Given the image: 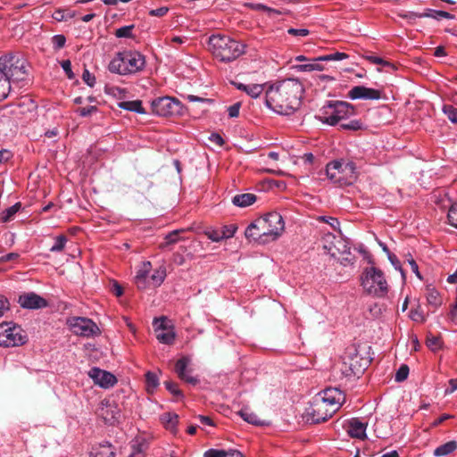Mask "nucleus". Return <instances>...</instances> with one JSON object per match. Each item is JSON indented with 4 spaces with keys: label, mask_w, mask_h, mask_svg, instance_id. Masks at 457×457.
Listing matches in <instances>:
<instances>
[{
    "label": "nucleus",
    "mask_w": 457,
    "mask_h": 457,
    "mask_svg": "<svg viewBox=\"0 0 457 457\" xmlns=\"http://www.w3.org/2000/svg\"><path fill=\"white\" fill-rule=\"evenodd\" d=\"M303 84L296 79L278 81L265 91V104L274 112L289 115L300 107Z\"/></svg>",
    "instance_id": "f257e3e1"
},
{
    "label": "nucleus",
    "mask_w": 457,
    "mask_h": 457,
    "mask_svg": "<svg viewBox=\"0 0 457 457\" xmlns=\"http://www.w3.org/2000/svg\"><path fill=\"white\" fill-rule=\"evenodd\" d=\"M27 61L20 54H9L0 57V101L15 87L27 80Z\"/></svg>",
    "instance_id": "f03ea898"
},
{
    "label": "nucleus",
    "mask_w": 457,
    "mask_h": 457,
    "mask_svg": "<svg viewBox=\"0 0 457 457\" xmlns=\"http://www.w3.org/2000/svg\"><path fill=\"white\" fill-rule=\"evenodd\" d=\"M209 50L212 55L222 62H230L241 56L245 46L225 35H212L208 40Z\"/></svg>",
    "instance_id": "7ed1b4c3"
},
{
    "label": "nucleus",
    "mask_w": 457,
    "mask_h": 457,
    "mask_svg": "<svg viewBox=\"0 0 457 457\" xmlns=\"http://www.w3.org/2000/svg\"><path fill=\"white\" fill-rule=\"evenodd\" d=\"M145 65V56L137 51L119 52L111 60L108 70L112 73L119 75H129L137 73Z\"/></svg>",
    "instance_id": "20e7f679"
},
{
    "label": "nucleus",
    "mask_w": 457,
    "mask_h": 457,
    "mask_svg": "<svg viewBox=\"0 0 457 457\" xmlns=\"http://www.w3.org/2000/svg\"><path fill=\"white\" fill-rule=\"evenodd\" d=\"M328 179L339 187L349 186L357 179L355 164L345 160H335L326 166Z\"/></svg>",
    "instance_id": "39448f33"
},
{
    "label": "nucleus",
    "mask_w": 457,
    "mask_h": 457,
    "mask_svg": "<svg viewBox=\"0 0 457 457\" xmlns=\"http://www.w3.org/2000/svg\"><path fill=\"white\" fill-rule=\"evenodd\" d=\"M363 290L373 296L384 297L388 292V284L384 272L376 267H367L361 276Z\"/></svg>",
    "instance_id": "423d86ee"
},
{
    "label": "nucleus",
    "mask_w": 457,
    "mask_h": 457,
    "mask_svg": "<svg viewBox=\"0 0 457 457\" xmlns=\"http://www.w3.org/2000/svg\"><path fill=\"white\" fill-rule=\"evenodd\" d=\"M261 229L264 242L277 240L285 229V222L280 213L269 212L257 219V228Z\"/></svg>",
    "instance_id": "0eeeda50"
},
{
    "label": "nucleus",
    "mask_w": 457,
    "mask_h": 457,
    "mask_svg": "<svg viewBox=\"0 0 457 457\" xmlns=\"http://www.w3.org/2000/svg\"><path fill=\"white\" fill-rule=\"evenodd\" d=\"M28 336L21 326L13 322L0 324V346L16 347L26 344Z\"/></svg>",
    "instance_id": "6e6552de"
},
{
    "label": "nucleus",
    "mask_w": 457,
    "mask_h": 457,
    "mask_svg": "<svg viewBox=\"0 0 457 457\" xmlns=\"http://www.w3.org/2000/svg\"><path fill=\"white\" fill-rule=\"evenodd\" d=\"M321 120L331 126L338 124L341 120H346L354 114V108L346 102H335L329 104L324 111Z\"/></svg>",
    "instance_id": "1a4fd4ad"
},
{
    "label": "nucleus",
    "mask_w": 457,
    "mask_h": 457,
    "mask_svg": "<svg viewBox=\"0 0 457 457\" xmlns=\"http://www.w3.org/2000/svg\"><path fill=\"white\" fill-rule=\"evenodd\" d=\"M152 111L158 116H174L183 115L185 112V106L182 103L171 96H162L152 101Z\"/></svg>",
    "instance_id": "9d476101"
},
{
    "label": "nucleus",
    "mask_w": 457,
    "mask_h": 457,
    "mask_svg": "<svg viewBox=\"0 0 457 457\" xmlns=\"http://www.w3.org/2000/svg\"><path fill=\"white\" fill-rule=\"evenodd\" d=\"M66 323L71 332L79 337H92L101 333L98 326L88 318L74 316L67 319Z\"/></svg>",
    "instance_id": "9b49d317"
},
{
    "label": "nucleus",
    "mask_w": 457,
    "mask_h": 457,
    "mask_svg": "<svg viewBox=\"0 0 457 457\" xmlns=\"http://www.w3.org/2000/svg\"><path fill=\"white\" fill-rule=\"evenodd\" d=\"M336 411L326 405L325 402L315 397L307 410V420L312 423H320L327 420Z\"/></svg>",
    "instance_id": "f8f14e48"
},
{
    "label": "nucleus",
    "mask_w": 457,
    "mask_h": 457,
    "mask_svg": "<svg viewBox=\"0 0 457 457\" xmlns=\"http://www.w3.org/2000/svg\"><path fill=\"white\" fill-rule=\"evenodd\" d=\"M323 248L327 253L336 257L337 253H350L348 244L341 237H337L332 233H327L322 237Z\"/></svg>",
    "instance_id": "ddd939ff"
},
{
    "label": "nucleus",
    "mask_w": 457,
    "mask_h": 457,
    "mask_svg": "<svg viewBox=\"0 0 457 457\" xmlns=\"http://www.w3.org/2000/svg\"><path fill=\"white\" fill-rule=\"evenodd\" d=\"M323 402L329 408L337 411L345 401V394L337 387H328L319 393L316 396Z\"/></svg>",
    "instance_id": "4468645a"
},
{
    "label": "nucleus",
    "mask_w": 457,
    "mask_h": 457,
    "mask_svg": "<svg viewBox=\"0 0 457 457\" xmlns=\"http://www.w3.org/2000/svg\"><path fill=\"white\" fill-rule=\"evenodd\" d=\"M89 378L98 386L108 389L117 383L116 377L109 371L94 367L88 371Z\"/></svg>",
    "instance_id": "2eb2a0df"
},
{
    "label": "nucleus",
    "mask_w": 457,
    "mask_h": 457,
    "mask_svg": "<svg viewBox=\"0 0 457 457\" xmlns=\"http://www.w3.org/2000/svg\"><path fill=\"white\" fill-rule=\"evenodd\" d=\"M348 96L352 100H378L381 97L380 91L366 87L364 86H355L348 92Z\"/></svg>",
    "instance_id": "dca6fc26"
},
{
    "label": "nucleus",
    "mask_w": 457,
    "mask_h": 457,
    "mask_svg": "<svg viewBox=\"0 0 457 457\" xmlns=\"http://www.w3.org/2000/svg\"><path fill=\"white\" fill-rule=\"evenodd\" d=\"M19 303L26 309H40L47 305L46 301L35 293H28L19 297Z\"/></svg>",
    "instance_id": "f3484780"
},
{
    "label": "nucleus",
    "mask_w": 457,
    "mask_h": 457,
    "mask_svg": "<svg viewBox=\"0 0 457 457\" xmlns=\"http://www.w3.org/2000/svg\"><path fill=\"white\" fill-rule=\"evenodd\" d=\"M403 17H414V18H432L436 21H440L442 19H448L453 20L454 16L447 12L445 11H437V10H432V9H427L425 12L423 13H414L411 12L409 15H404Z\"/></svg>",
    "instance_id": "a211bd4d"
},
{
    "label": "nucleus",
    "mask_w": 457,
    "mask_h": 457,
    "mask_svg": "<svg viewBox=\"0 0 457 457\" xmlns=\"http://www.w3.org/2000/svg\"><path fill=\"white\" fill-rule=\"evenodd\" d=\"M347 433L352 437L364 438L366 436V424L357 419L349 421Z\"/></svg>",
    "instance_id": "6ab92c4d"
},
{
    "label": "nucleus",
    "mask_w": 457,
    "mask_h": 457,
    "mask_svg": "<svg viewBox=\"0 0 457 457\" xmlns=\"http://www.w3.org/2000/svg\"><path fill=\"white\" fill-rule=\"evenodd\" d=\"M256 200V195L253 193H243L234 195L231 202L237 207L245 208L253 204Z\"/></svg>",
    "instance_id": "aec40b11"
},
{
    "label": "nucleus",
    "mask_w": 457,
    "mask_h": 457,
    "mask_svg": "<svg viewBox=\"0 0 457 457\" xmlns=\"http://www.w3.org/2000/svg\"><path fill=\"white\" fill-rule=\"evenodd\" d=\"M237 88L245 92L253 98H257L263 91L265 85L236 83Z\"/></svg>",
    "instance_id": "412c9836"
},
{
    "label": "nucleus",
    "mask_w": 457,
    "mask_h": 457,
    "mask_svg": "<svg viewBox=\"0 0 457 457\" xmlns=\"http://www.w3.org/2000/svg\"><path fill=\"white\" fill-rule=\"evenodd\" d=\"M99 415L106 423L112 424L120 418V411L116 406L106 405L101 409Z\"/></svg>",
    "instance_id": "4be33fe9"
},
{
    "label": "nucleus",
    "mask_w": 457,
    "mask_h": 457,
    "mask_svg": "<svg viewBox=\"0 0 457 457\" xmlns=\"http://www.w3.org/2000/svg\"><path fill=\"white\" fill-rule=\"evenodd\" d=\"M160 420L166 429L176 432L179 415L174 412H165L160 416Z\"/></svg>",
    "instance_id": "5701e85b"
},
{
    "label": "nucleus",
    "mask_w": 457,
    "mask_h": 457,
    "mask_svg": "<svg viewBox=\"0 0 457 457\" xmlns=\"http://www.w3.org/2000/svg\"><path fill=\"white\" fill-rule=\"evenodd\" d=\"M245 237L248 239H253L254 241H258L262 244H267L268 242H264L262 238V233L261 232V229L257 228V219L251 222L245 232Z\"/></svg>",
    "instance_id": "b1692460"
},
{
    "label": "nucleus",
    "mask_w": 457,
    "mask_h": 457,
    "mask_svg": "<svg viewBox=\"0 0 457 457\" xmlns=\"http://www.w3.org/2000/svg\"><path fill=\"white\" fill-rule=\"evenodd\" d=\"M457 449V442L454 440L449 441L444 445H439L434 450L435 457L447 456L453 453Z\"/></svg>",
    "instance_id": "393cba45"
},
{
    "label": "nucleus",
    "mask_w": 457,
    "mask_h": 457,
    "mask_svg": "<svg viewBox=\"0 0 457 457\" xmlns=\"http://www.w3.org/2000/svg\"><path fill=\"white\" fill-rule=\"evenodd\" d=\"M118 106L121 109L134 112L139 114H145V110L142 106V102L140 100L134 101H122L118 104Z\"/></svg>",
    "instance_id": "a878e982"
},
{
    "label": "nucleus",
    "mask_w": 457,
    "mask_h": 457,
    "mask_svg": "<svg viewBox=\"0 0 457 457\" xmlns=\"http://www.w3.org/2000/svg\"><path fill=\"white\" fill-rule=\"evenodd\" d=\"M235 453H241L237 450L209 449L204 452V457H236Z\"/></svg>",
    "instance_id": "bb28decb"
},
{
    "label": "nucleus",
    "mask_w": 457,
    "mask_h": 457,
    "mask_svg": "<svg viewBox=\"0 0 457 457\" xmlns=\"http://www.w3.org/2000/svg\"><path fill=\"white\" fill-rule=\"evenodd\" d=\"M156 334L157 340L165 345H171L174 342L176 337V334L172 328H168L167 330L160 331Z\"/></svg>",
    "instance_id": "cd10ccee"
},
{
    "label": "nucleus",
    "mask_w": 457,
    "mask_h": 457,
    "mask_svg": "<svg viewBox=\"0 0 457 457\" xmlns=\"http://www.w3.org/2000/svg\"><path fill=\"white\" fill-rule=\"evenodd\" d=\"M245 6H246L249 9L254 10V11L265 12L269 15H270V14L280 15L282 13L279 10L269 7L261 3H245Z\"/></svg>",
    "instance_id": "c85d7f7f"
},
{
    "label": "nucleus",
    "mask_w": 457,
    "mask_h": 457,
    "mask_svg": "<svg viewBox=\"0 0 457 457\" xmlns=\"http://www.w3.org/2000/svg\"><path fill=\"white\" fill-rule=\"evenodd\" d=\"M240 417L245 420L246 422L253 425H262L261 420L257 417L255 413H253L250 409L244 408L239 411Z\"/></svg>",
    "instance_id": "c756f323"
},
{
    "label": "nucleus",
    "mask_w": 457,
    "mask_h": 457,
    "mask_svg": "<svg viewBox=\"0 0 457 457\" xmlns=\"http://www.w3.org/2000/svg\"><path fill=\"white\" fill-rule=\"evenodd\" d=\"M75 15V12L70 9H57L54 12L52 17L56 21H65L72 19Z\"/></svg>",
    "instance_id": "7c9ffc66"
},
{
    "label": "nucleus",
    "mask_w": 457,
    "mask_h": 457,
    "mask_svg": "<svg viewBox=\"0 0 457 457\" xmlns=\"http://www.w3.org/2000/svg\"><path fill=\"white\" fill-rule=\"evenodd\" d=\"M20 209H21V204H19V203L7 208L0 214V220L2 222H8V221L12 220L13 219L14 215L19 212Z\"/></svg>",
    "instance_id": "2f4dec72"
},
{
    "label": "nucleus",
    "mask_w": 457,
    "mask_h": 457,
    "mask_svg": "<svg viewBox=\"0 0 457 457\" xmlns=\"http://www.w3.org/2000/svg\"><path fill=\"white\" fill-rule=\"evenodd\" d=\"M90 457H114V453L111 446L102 445L93 449L90 453Z\"/></svg>",
    "instance_id": "473e14b6"
},
{
    "label": "nucleus",
    "mask_w": 457,
    "mask_h": 457,
    "mask_svg": "<svg viewBox=\"0 0 457 457\" xmlns=\"http://www.w3.org/2000/svg\"><path fill=\"white\" fill-rule=\"evenodd\" d=\"M166 277V270L163 267H160L155 270L154 273L151 275L150 279L152 281L153 286L159 287L165 279Z\"/></svg>",
    "instance_id": "72a5a7b5"
},
{
    "label": "nucleus",
    "mask_w": 457,
    "mask_h": 457,
    "mask_svg": "<svg viewBox=\"0 0 457 457\" xmlns=\"http://www.w3.org/2000/svg\"><path fill=\"white\" fill-rule=\"evenodd\" d=\"M145 447L146 445L144 441H134L131 445L132 451L129 454V457H144Z\"/></svg>",
    "instance_id": "f704fd0d"
},
{
    "label": "nucleus",
    "mask_w": 457,
    "mask_h": 457,
    "mask_svg": "<svg viewBox=\"0 0 457 457\" xmlns=\"http://www.w3.org/2000/svg\"><path fill=\"white\" fill-rule=\"evenodd\" d=\"M190 363V359L187 357L180 358L177 361L175 365V371L177 372L179 377L183 376L184 374L187 373L188 370L187 367Z\"/></svg>",
    "instance_id": "c9c22d12"
},
{
    "label": "nucleus",
    "mask_w": 457,
    "mask_h": 457,
    "mask_svg": "<svg viewBox=\"0 0 457 457\" xmlns=\"http://www.w3.org/2000/svg\"><path fill=\"white\" fill-rule=\"evenodd\" d=\"M169 320L166 317H159L155 318L153 321V326L155 333H158L162 330H167L168 328H170L171 327L168 324Z\"/></svg>",
    "instance_id": "e433bc0d"
},
{
    "label": "nucleus",
    "mask_w": 457,
    "mask_h": 457,
    "mask_svg": "<svg viewBox=\"0 0 457 457\" xmlns=\"http://www.w3.org/2000/svg\"><path fill=\"white\" fill-rule=\"evenodd\" d=\"M204 235L212 242H220L224 240L220 228H209L204 230Z\"/></svg>",
    "instance_id": "4c0bfd02"
},
{
    "label": "nucleus",
    "mask_w": 457,
    "mask_h": 457,
    "mask_svg": "<svg viewBox=\"0 0 457 457\" xmlns=\"http://www.w3.org/2000/svg\"><path fill=\"white\" fill-rule=\"evenodd\" d=\"M346 58H348V55L346 54L341 53V52H337V53H334V54H329L320 56V57L317 58V61H324V62H328V61H342V60L346 59Z\"/></svg>",
    "instance_id": "58836bf2"
},
{
    "label": "nucleus",
    "mask_w": 457,
    "mask_h": 457,
    "mask_svg": "<svg viewBox=\"0 0 457 457\" xmlns=\"http://www.w3.org/2000/svg\"><path fill=\"white\" fill-rule=\"evenodd\" d=\"M146 386L148 391H154L159 385V379L156 374L147 372L145 375Z\"/></svg>",
    "instance_id": "ea45409f"
},
{
    "label": "nucleus",
    "mask_w": 457,
    "mask_h": 457,
    "mask_svg": "<svg viewBox=\"0 0 457 457\" xmlns=\"http://www.w3.org/2000/svg\"><path fill=\"white\" fill-rule=\"evenodd\" d=\"M387 259L390 262V263L393 265V267L396 270L400 271L403 280H405V278H406L405 273H404L403 270L402 269L401 262L396 257V255L394 254L393 253H388Z\"/></svg>",
    "instance_id": "a19ab883"
},
{
    "label": "nucleus",
    "mask_w": 457,
    "mask_h": 457,
    "mask_svg": "<svg viewBox=\"0 0 457 457\" xmlns=\"http://www.w3.org/2000/svg\"><path fill=\"white\" fill-rule=\"evenodd\" d=\"M67 242V238L63 235L55 237L54 244L51 246L50 251L53 253L61 252Z\"/></svg>",
    "instance_id": "79ce46f5"
},
{
    "label": "nucleus",
    "mask_w": 457,
    "mask_h": 457,
    "mask_svg": "<svg viewBox=\"0 0 457 457\" xmlns=\"http://www.w3.org/2000/svg\"><path fill=\"white\" fill-rule=\"evenodd\" d=\"M133 25L123 26L116 29L115 36L120 38H129L132 37Z\"/></svg>",
    "instance_id": "37998d69"
},
{
    "label": "nucleus",
    "mask_w": 457,
    "mask_h": 457,
    "mask_svg": "<svg viewBox=\"0 0 457 457\" xmlns=\"http://www.w3.org/2000/svg\"><path fill=\"white\" fill-rule=\"evenodd\" d=\"M427 300L429 304L437 306L440 304V298H439V293L434 289H428L427 293Z\"/></svg>",
    "instance_id": "c03bdc74"
},
{
    "label": "nucleus",
    "mask_w": 457,
    "mask_h": 457,
    "mask_svg": "<svg viewBox=\"0 0 457 457\" xmlns=\"http://www.w3.org/2000/svg\"><path fill=\"white\" fill-rule=\"evenodd\" d=\"M408 375H409V367L405 364H403L397 370L395 376V380L396 382H403L408 378Z\"/></svg>",
    "instance_id": "a18cd8bd"
},
{
    "label": "nucleus",
    "mask_w": 457,
    "mask_h": 457,
    "mask_svg": "<svg viewBox=\"0 0 457 457\" xmlns=\"http://www.w3.org/2000/svg\"><path fill=\"white\" fill-rule=\"evenodd\" d=\"M294 69L297 71H321L322 68L318 63H307V64H298L294 65Z\"/></svg>",
    "instance_id": "49530a36"
},
{
    "label": "nucleus",
    "mask_w": 457,
    "mask_h": 457,
    "mask_svg": "<svg viewBox=\"0 0 457 457\" xmlns=\"http://www.w3.org/2000/svg\"><path fill=\"white\" fill-rule=\"evenodd\" d=\"M444 113L453 122L457 124V109L452 105H445L443 107Z\"/></svg>",
    "instance_id": "de8ad7c7"
},
{
    "label": "nucleus",
    "mask_w": 457,
    "mask_h": 457,
    "mask_svg": "<svg viewBox=\"0 0 457 457\" xmlns=\"http://www.w3.org/2000/svg\"><path fill=\"white\" fill-rule=\"evenodd\" d=\"M152 264L150 262L146 261L142 263L137 271L136 277L137 278H148L149 272L151 270Z\"/></svg>",
    "instance_id": "09e8293b"
},
{
    "label": "nucleus",
    "mask_w": 457,
    "mask_h": 457,
    "mask_svg": "<svg viewBox=\"0 0 457 457\" xmlns=\"http://www.w3.org/2000/svg\"><path fill=\"white\" fill-rule=\"evenodd\" d=\"M447 218L449 223L457 228V204H454L451 206L448 211Z\"/></svg>",
    "instance_id": "8fccbe9b"
},
{
    "label": "nucleus",
    "mask_w": 457,
    "mask_h": 457,
    "mask_svg": "<svg viewBox=\"0 0 457 457\" xmlns=\"http://www.w3.org/2000/svg\"><path fill=\"white\" fill-rule=\"evenodd\" d=\"M220 230L222 233L223 238L228 239L234 237L237 227L235 225H226L221 227Z\"/></svg>",
    "instance_id": "3c124183"
},
{
    "label": "nucleus",
    "mask_w": 457,
    "mask_h": 457,
    "mask_svg": "<svg viewBox=\"0 0 457 457\" xmlns=\"http://www.w3.org/2000/svg\"><path fill=\"white\" fill-rule=\"evenodd\" d=\"M166 389L175 395L176 397H182V392L178 388V386L176 383L172 381H165L164 383Z\"/></svg>",
    "instance_id": "603ef678"
},
{
    "label": "nucleus",
    "mask_w": 457,
    "mask_h": 457,
    "mask_svg": "<svg viewBox=\"0 0 457 457\" xmlns=\"http://www.w3.org/2000/svg\"><path fill=\"white\" fill-rule=\"evenodd\" d=\"M52 43L54 49L58 50L64 46L66 38L63 35L58 34L52 37Z\"/></svg>",
    "instance_id": "864d4df0"
},
{
    "label": "nucleus",
    "mask_w": 457,
    "mask_h": 457,
    "mask_svg": "<svg viewBox=\"0 0 457 457\" xmlns=\"http://www.w3.org/2000/svg\"><path fill=\"white\" fill-rule=\"evenodd\" d=\"M344 366H345V368L342 369V372L345 377H351V376L357 377L361 372V370L360 369L354 370L353 368L352 363H350L349 366H347L346 363H344Z\"/></svg>",
    "instance_id": "5fc2aeb1"
},
{
    "label": "nucleus",
    "mask_w": 457,
    "mask_h": 457,
    "mask_svg": "<svg viewBox=\"0 0 457 457\" xmlns=\"http://www.w3.org/2000/svg\"><path fill=\"white\" fill-rule=\"evenodd\" d=\"M340 127L345 129L358 130L361 128V123L357 120H353L347 123H341Z\"/></svg>",
    "instance_id": "6e6d98bb"
},
{
    "label": "nucleus",
    "mask_w": 457,
    "mask_h": 457,
    "mask_svg": "<svg viewBox=\"0 0 457 457\" xmlns=\"http://www.w3.org/2000/svg\"><path fill=\"white\" fill-rule=\"evenodd\" d=\"M287 33L295 37H303L308 36L310 34V31L307 29L290 28L288 29Z\"/></svg>",
    "instance_id": "4d7b16f0"
},
{
    "label": "nucleus",
    "mask_w": 457,
    "mask_h": 457,
    "mask_svg": "<svg viewBox=\"0 0 457 457\" xmlns=\"http://www.w3.org/2000/svg\"><path fill=\"white\" fill-rule=\"evenodd\" d=\"M82 79L84 82L91 87H93L96 84V77L93 74H91L87 70H85L83 71Z\"/></svg>",
    "instance_id": "13d9d810"
},
{
    "label": "nucleus",
    "mask_w": 457,
    "mask_h": 457,
    "mask_svg": "<svg viewBox=\"0 0 457 457\" xmlns=\"http://www.w3.org/2000/svg\"><path fill=\"white\" fill-rule=\"evenodd\" d=\"M168 12H169L168 7L162 6V7L156 8V9L150 10L149 14L151 16L162 17V16L166 15L168 13Z\"/></svg>",
    "instance_id": "bf43d9fd"
},
{
    "label": "nucleus",
    "mask_w": 457,
    "mask_h": 457,
    "mask_svg": "<svg viewBox=\"0 0 457 457\" xmlns=\"http://www.w3.org/2000/svg\"><path fill=\"white\" fill-rule=\"evenodd\" d=\"M427 345L429 348H431L432 350H436L438 348H440L441 346V341L438 337H428V340H427Z\"/></svg>",
    "instance_id": "052dcab7"
},
{
    "label": "nucleus",
    "mask_w": 457,
    "mask_h": 457,
    "mask_svg": "<svg viewBox=\"0 0 457 457\" xmlns=\"http://www.w3.org/2000/svg\"><path fill=\"white\" fill-rule=\"evenodd\" d=\"M186 99L188 100L189 102H197V103H202V104H211V103H212V99L204 98V97L196 96H194V95H187V96H186Z\"/></svg>",
    "instance_id": "680f3d73"
},
{
    "label": "nucleus",
    "mask_w": 457,
    "mask_h": 457,
    "mask_svg": "<svg viewBox=\"0 0 457 457\" xmlns=\"http://www.w3.org/2000/svg\"><path fill=\"white\" fill-rule=\"evenodd\" d=\"M240 103H236L230 105L228 109V113L230 118H237L239 115Z\"/></svg>",
    "instance_id": "e2e57ef3"
},
{
    "label": "nucleus",
    "mask_w": 457,
    "mask_h": 457,
    "mask_svg": "<svg viewBox=\"0 0 457 457\" xmlns=\"http://www.w3.org/2000/svg\"><path fill=\"white\" fill-rule=\"evenodd\" d=\"M61 66H62V70L64 71V72L66 73V75L68 76V78L72 79L73 72L71 71V62L69 60H64L62 62Z\"/></svg>",
    "instance_id": "0e129e2a"
},
{
    "label": "nucleus",
    "mask_w": 457,
    "mask_h": 457,
    "mask_svg": "<svg viewBox=\"0 0 457 457\" xmlns=\"http://www.w3.org/2000/svg\"><path fill=\"white\" fill-rule=\"evenodd\" d=\"M178 235H179V230H174V231L169 233L168 235H166L165 245L174 244V243L178 242V240H179Z\"/></svg>",
    "instance_id": "69168bd1"
},
{
    "label": "nucleus",
    "mask_w": 457,
    "mask_h": 457,
    "mask_svg": "<svg viewBox=\"0 0 457 457\" xmlns=\"http://www.w3.org/2000/svg\"><path fill=\"white\" fill-rule=\"evenodd\" d=\"M209 140L218 146H222L224 145L223 138L218 133L211 134V136L209 137Z\"/></svg>",
    "instance_id": "338daca9"
},
{
    "label": "nucleus",
    "mask_w": 457,
    "mask_h": 457,
    "mask_svg": "<svg viewBox=\"0 0 457 457\" xmlns=\"http://www.w3.org/2000/svg\"><path fill=\"white\" fill-rule=\"evenodd\" d=\"M410 317L416 322H423L425 320L423 314L419 310H411Z\"/></svg>",
    "instance_id": "774afa93"
}]
</instances>
